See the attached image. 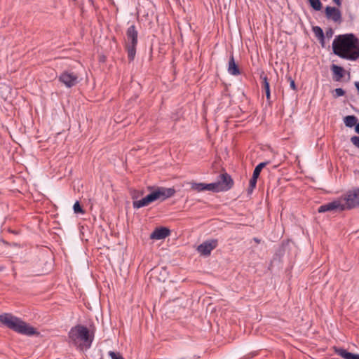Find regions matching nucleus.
I'll list each match as a JSON object with an SVG mask.
<instances>
[{
    "label": "nucleus",
    "mask_w": 359,
    "mask_h": 359,
    "mask_svg": "<svg viewBox=\"0 0 359 359\" xmlns=\"http://www.w3.org/2000/svg\"><path fill=\"white\" fill-rule=\"evenodd\" d=\"M345 209H352L359 205V189L348 191L341 198Z\"/></svg>",
    "instance_id": "423d86ee"
},
{
    "label": "nucleus",
    "mask_w": 359,
    "mask_h": 359,
    "mask_svg": "<svg viewBox=\"0 0 359 359\" xmlns=\"http://www.w3.org/2000/svg\"><path fill=\"white\" fill-rule=\"evenodd\" d=\"M357 121V118L353 115L346 116L344 119L345 126L348 128H352L355 125L356 126Z\"/></svg>",
    "instance_id": "f3484780"
},
{
    "label": "nucleus",
    "mask_w": 359,
    "mask_h": 359,
    "mask_svg": "<svg viewBox=\"0 0 359 359\" xmlns=\"http://www.w3.org/2000/svg\"><path fill=\"white\" fill-rule=\"evenodd\" d=\"M325 11L327 19L332 20L334 22L340 23L341 22V13L338 8L332 6H327Z\"/></svg>",
    "instance_id": "9d476101"
},
{
    "label": "nucleus",
    "mask_w": 359,
    "mask_h": 359,
    "mask_svg": "<svg viewBox=\"0 0 359 359\" xmlns=\"http://www.w3.org/2000/svg\"><path fill=\"white\" fill-rule=\"evenodd\" d=\"M313 32L315 34V36L322 43L324 42V33L323 29L318 27L315 26L313 27Z\"/></svg>",
    "instance_id": "aec40b11"
},
{
    "label": "nucleus",
    "mask_w": 359,
    "mask_h": 359,
    "mask_svg": "<svg viewBox=\"0 0 359 359\" xmlns=\"http://www.w3.org/2000/svg\"><path fill=\"white\" fill-rule=\"evenodd\" d=\"M228 72L233 76L240 74V70L238 65L236 64L233 55H231L228 65Z\"/></svg>",
    "instance_id": "ddd939ff"
},
{
    "label": "nucleus",
    "mask_w": 359,
    "mask_h": 359,
    "mask_svg": "<svg viewBox=\"0 0 359 359\" xmlns=\"http://www.w3.org/2000/svg\"><path fill=\"white\" fill-rule=\"evenodd\" d=\"M73 209L75 213H83V210H82L79 203L76 201L73 206Z\"/></svg>",
    "instance_id": "a878e982"
},
{
    "label": "nucleus",
    "mask_w": 359,
    "mask_h": 359,
    "mask_svg": "<svg viewBox=\"0 0 359 359\" xmlns=\"http://www.w3.org/2000/svg\"><path fill=\"white\" fill-rule=\"evenodd\" d=\"M205 191L206 190L211 191L213 192H220L221 191V189L219 188V183H217V182H213V183H210V184L205 183Z\"/></svg>",
    "instance_id": "6ab92c4d"
},
{
    "label": "nucleus",
    "mask_w": 359,
    "mask_h": 359,
    "mask_svg": "<svg viewBox=\"0 0 359 359\" xmlns=\"http://www.w3.org/2000/svg\"><path fill=\"white\" fill-rule=\"evenodd\" d=\"M289 80H290V88L292 89H293L294 90H296V85H295L294 81L293 79H292L290 77L289 78Z\"/></svg>",
    "instance_id": "c756f323"
},
{
    "label": "nucleus",
    "mask_w": 359,
    "mask_h": 359,
    "mask_svg": "<svg viewBox=\"0 0 359 359\" xmlns=\"http://www.w3.org/2000/svg\"><path fill=\"white\" fill-rule=\"evenodd\" d=\"M109 355L111 359H124L119 353H115L114 351H109Z\"/></svg>",
    "instance_id": "bb28decb"
},
{
    "label": "nucleus",
    "mask_w": 359,
    "mask_h": 359,
    "mask_svg": "<svg viewBox=\"0 0 359 359\" xmlns=\"http://www.w3.org/2000/svg\"><path fill=\"white\" fill-rule=\"evenodd\" d=\"M260 77L262 79V83H263L262 86H263V88L264 89L265 93H266V99L269 100L270 97H271V93H270L269 83L268 82L267 77H266V76L264 75V73H262L261 74Z\"/></svg>",
    "instance_id": "dca6fc26"
},
{
    "label": "nucleus",
    "mask_w": 359,
    "mask_h": 359,
    "mask_svg": "<svg viewBox=\"0 0 359 359\" xmlns=\"http://www.w3.org/2000/svg\"><path fill=\"white\" fill-rule=\"evenodd\" d=\"M217 245V240L206 241L198 245L197 250L201 255L208 256L210 255L211 251L214 250Z\"/></svg>",
    "instance_id": "1a4fd4ad"
},
{
    "label": "nucleus",
    "mask_w": 359,
    "mask_h": 359,
    "mask_svg": "<svg viewBox=\"0 0 359 359\" xmlns=\"http://www.w3.org/2000/svg\"><path fill=\"white\" fill-rule=\"evenodd\" d=\"M331 70L333 72L334 76V79L336 81H339L344 76V69L337 65H332L331 66Z\"/></svg>",
    "instance_id": "4468645a"
},
{
    "label": "nucleus",
    "mask_w": 359,
    "mask_h": 359,
    "mask_svg": "<svg viewBox=\"0 0 359 359\" xmlns=\"http://www.w3.org/2000/svg\"><path fill=\"white\" fill-rule=\"evenodd\" d=\"M219 177L220 180L217 181V183H219L221 191H228L232 187L233 182L229 175L227 173H223L219 176Z\"/></svg>",
    "instance_id": "9b49d317"
},
{
    "label": "nucleus",
    "mask_w": 359,
    "mask_h": 359,
    "mask_svg": "<svg viewBox=\"0 0 359 359\" xmlns=\"http://www.w3.org/2000/svg\"><path fill=\"white\" fill-rule=\"evenodd\" d=\"M337 353L344 359H359V354L348 352L344 348L337 350Z\"/></svg>",
    "instance_id": "2eb2a0df"
},
{
    "label": "nucleus",
    "mask_w": 359,
    "mask_h": 359,
    "mask_svg": "<svg viewBox=\"0 0 359 359\" xmlns=\"http://www.w3.org/2000/svg\"><path fill=\"white\" fill-rule=\"evenodd\" d=\"M345 210L346 209L344 205L342 198H338L337 200L320 205L318 209V212L319 213H323L325 212H341Z\"/></svg>",
    "instance_id": "0eeeda50"
},
{
    "label": "nucleus",
    "mask_w": 359,
    "mask_h": 359,
    "mask_svg": "<svg viewBox=\"0 0 359 359\" xmlns=\"http://www.w3.org/2000/svg\"><path fill=\"white\" fill-rule=\"evenodd\" d=\"M269 163V162H262V163H260L259 164H258L254 171H253V175H255L257 177H259V175H260V172L262 171V170Z\"/></svg>",
    "instance_id": "5701e85b"
},
{
    "label": "nucleus",
    "mask_w": 359,
    "mask_h": 359,
    "mask_svg": "<svg viewBox=\"0 0 359 359\" xmlns=\"http://www.w3.org/2000/svg\"><path fill=\"white\" fill-rule=\"evenodd\" d=\"M170 234V230L165 227L156 229L151 234V239L161 240L166 238Z\"/></svg>",
    "instance_id": "f8f14e48"
},
{
    "label": "nucleus",
    "mask_w": 359,
    "mask_h": 359,
    "mask_svg": "<svg viewBox=\"0 0 359 359\" xmlns=\"http://www.w3.org/2000/svg\"><path fill=\"white\" fill-rule=\"evenodd\" d=\"M253 240L257 243H260V240L258 239L257 238H254Z\"/></svg>",
    "instance_id": "f704fd0d"
},
{
    "label": "nucleus",
    "mask_w": 359,
    "mask_h": 359,
    "mask_svg": "<svg viewBox=\"0 0 359 359\" xmlns=\"http://www.w3.org/2000/svg\"><path fill=\"white\" fill-rule=\"evenodd\" d=\"M338 6L341 5V0H332Z\"/></svg>",
    "instance_id": "7c9ffc66"
},
{
    "label": "nucleus",
    "mask_w": 359,
    "mask_h": 359,
    "mask_svg": "<svg viewBox=\"0 0 359 359\" xmlns=\"http://www.w3.org/2000/svg\"><path fill=\"white\" fill-rule=\"evenodd\" d=\"M335 55L345 59L355 60L359 57L358 39L352 34L339 36L332 42Z\"/></svg>",
    "instance_id": "f257e3e1"
},
{
    "label": "nucleus",
    "mask_w": 359,
    "mask_h": 359,
    "mask_svg": "<svg viewBox=\"0 0 359 359\" xmlns=\"http://www.w3.org/2000/svg\"><path fill=\"white\" fill-rule=\"evenodd\" d=\"M310 6L315 10V11H320L322 8V3L320 0H308Z\"/></svg>",
    "instance_id": "4be33fe9"
},
{
    "label": "nucleus",
    "mask_w": 359,
    "mask_h": 359,
    "mask_svg": "<svg viewBox=\"0 0 359 359\" xmlns=\"http://www.w3.org/2000/svg\"><path fill=\"white\" fill-rule=\"evenodd\" d=\"M326 34H327L329 37H332V31L330 29L329 32H326Z\"/></svg>",
    "instance_id": "72a5a7b5"
},
{
    "label": "nucleus",
    "mask_w": 359,
    "mask_h": 359,
    "mask_svg": "<svg viewBox=\"0 0 359 359\" xmlns=\"http://www.w3.org/2000/svg\"><path fill=\"white\" fill-rule=\"evenodd\" d=\"M59 80L67 88L74 86L79 82L77 74L70 72H62L59 77Z\"/></svg>",
    "instance_id": "6e6552de"
},
{
    "label": "nucleus",
    "mask_w": 359,
    "mask_h": 359,
    "mask_svg": "<svg viewBox=\"0 0 359 359\" xmlns=\"http://www.w3.org/2000/svg\"><path fill=\"white\" fill-rule=\"evenodd\" d=\"M137 31L135 25L130 26L126 32L127 41L126 48L128 56L130 61L133 60L136 53V46L137 44Z\"/></svg>",
    "instance_id": "20e7f679"
},
{
    "label": "nucleus",
    "mask_w": 359,
    "mask_h": 359,
    "mask_svg": "<svg viewBox=\"0 0 359 359\" xmlns=\"http://www.w3.org/2000/svg\"><path fill=\"white\" fill-rule=\"evenodd\" d=\"M258 177H257V176L252 175V177L250 180V186L248 188L249 193H251L253 191V189L255 188L256 184H257V180Z\"/></svg>",
    "instance_id": "b1692460"
},
{
    "label": "nucleus",
    "mask_w": 359,
    "mask_h": 359,
    "mask_svg": "<svg viewBox=\"0 0 359 359\" xmlns=\"http://www.w3.org/2000/svg\"><path fill=\"white\" fill-rule=\"evenodd\" d=\"M175 193L173 188L157 187L149 194L144 197L149 204L159 200L163 201L165 199L172 197Z\"/></svg>",
    "instance_id": "39448f33"
},
{
    "label": "nucleus",
    "mask_w": 359,
    "mask_h": 359,
    "mask_svg": "<svg viewBox=\"0 0 359 359\" xmlns=\"http://www.w3.org/2000/svg\"><path fill=\"white\" fill-rule=\"evenodd\" d=\"M69 343L80 350L88 349L91 346L93 336L84 325H77L71 328L68 333Z\"/></svg>",
    "instance_id": "f03ea898"
},
{
    "label": "nucleus",
    "mask_w": 359,
    "mask_h": 359,
    "mask_svg": "<svg viewBox=\"0 0 359 359\" xmlns=\"http://www.w3.org/2000/svg\"><path fill=\"white\" fill-rule=\"evenodd\" d=\"M355 88L358 90V92L359 93V81H355Z\"/></svg>",
    "instance_id": "2f4dec72"
},
{
    "label": "nucleus",
    "mask_w": 359,
    "mask_h": 359,
    "mask_svg": "<svg viewBox=\"0 0 359 359\" xmlns=\"http://www.w3.org/2000/svg\"><path fill=\"white\" fill-rule=\"evenodd\" d=\"M143 194H144V191H135V190H134L131 193L132 199L133 201L138 200V198L142 196Z\"/></svg>",
    "instance_id": "393cba45"
},
{
    "label": "nucleus",
    "mask_w": 359,
    "mask_h": 359,
    "mask_svg": "<svg viewBox=\"0 0 359 359\" xmlns=\"http://www.w3.org/2000/svg\"><path fill=\"white\" fill-rule=\"evenodd\" d=\"M351 143L359 149V136H353L351 138Z\"/></svg>",
    "instance_id": "c85d7f7f"
},
{
    "label": "nucleus",
    "mask_w": 359,
    "mask_h": 359,
    "mask_svg": "<svg viewBox=\"0 0 359 359\" xmlns=\"http://www.w3.org/2000/svg\"><path fill=\"white\" fill-rule=\"evenodd\" d=\"M149 205V203L146 201L144 198L133 201V207L134 209H140Z\"/></svg>",
    "instance_id": "a211bd4d"
},
{
    "label": "nucleus",
    "mask_w": 359,
    "mask_h": 359,
    "mask_svg": "<svg viewBox=\"0 0 359 359\" xmlns=\"http://www.w3.org/2000/svg\"><path fill=\"white\" fill-rule=\"evenodd\" d=\"M0 322L8 328L21 334L33 336L36 334V330L34 327L11 313L0 315Z\"/></svg>",
    "instance_id": "7ed1b4c3"
},
{
    "label": "nucleus",
    "mask_w": 359,
    "mask_h": 359,
    "mask_svg": "<svg viewBox=\"0 0 359 359\" xmlns=\"http://www.w3.org/2000/svg\"><path fill=\"white\" fill-rule=\"evenodd\" d=\"M334 93L335 94L334 95V97H339L344 95L345 91L342 88H336L334 90Z\"/></svg>",
    "instance_id": "cd10ccee"
},
{
    "label": "nucleus",
    "mask_w": 359,
    "mask_h": 359,
    "mask_svg": "<svg viewBox=\"0 0 359 359\" xmlns=\"http://www.w3.org/2000/svg\"><path fill=\"white\" fill-rule=\"evenodd\" d=\"M355 130L357 133L359 134V123L356 124L355 126Z\"/></svg>",
    "instance_id": "473e14b6"
},
{
    "label": "nucleus",
    "mask_w": 359,
    "mask_h": 359,
    "mask_svg": "<svg viewBox=\"0 0 359 359\" xmlns=\"http://www.w3.org/2000/svg\"><path fill=\"white\" fill-rule=\"evenodd\" d=\"M191 189L197 191L198 192L205 191V183L191 182Z\"/></svg>",
    "instance_id": "412c9836"
}]
</instances>
